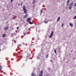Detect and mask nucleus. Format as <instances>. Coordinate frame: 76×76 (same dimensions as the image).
<instances>
[{
  "instance_id": "c756f323",
  "label": "nucleus",
  "mask_w": 76,
  "mask_h": 76,
  "mask_svg": "<svg viewBox=\"0 0 76 76\" xmlns=\"http://www.w3.org/2000/svg\"><path fill=\"white\" fill-rule=\"evenodd\" d=\"M21 4H22V5H22V3H21Z\"/></svg>"
},
{
  "instance_id": "39448f33",
  "label": "nucleus",
  "mask_w": 76,
  "mask_h": 76,
  "mask_svg": "<svg viewBox=\"0 0 76 76\" xmlns=\"http://www.w3.org/2000/svg\"><path fill=\"white\" fill-rule=\"evenodd\" d=\"M24 13H26V14L27 13V10H26V9L24 10Z\"/></svg>"
},
{
  "instance_id": "6ab92c4d",
  "label": "nucleus",
  "mask_w": 76,
  "mask_h": 76,
  "mask_svg": "<svg viewBox=\"0 0 76 76\" xmlns=\"http://www.w3.org/2000/svg\"><path fill=\"white\" fill-rule=\"evenodd\" d=\"M69 0H68V1H67V3H69Z\"/></svg>"
},
{
  "instance_id": "412c9836",
  "label": "nucleus",
  "mask_w": 76,
  "mask_h": 76,
  "mask_svg": "<svg viewBox=\"0 0 76 76\" xmlns=\"http://www.w3.org/2000/svg\"><path fill=\"white\" fill-rule=\"evenodd\" d=\"M76 18V15L74 17V19H75Z\"/></svg>"
},
{
  "instance_id": "423d86ee",
  "label": "nucleus",
  "mask_w": 76,
  "mask_h": 76,
  "mask_svg": "<svg viewBox=\"0 0 76 76\" xmlns=\"http://www.w3.org/2000/svg\"><path fill=\"white\" fill-rule=\"evenodd\" d=\"M28 17V14H26L25 16L23 18H26Z\"/></svg>"
},
{
  "instance_id": "a211bd4d",
  "label": "nucleus",
  "mask_w": 76,
  "mask_h": 76,
  "mask_svg": "<svg viewBox=\"0 0 76 76\" xmlns=\"http://www.w3.org/2000/svg\"><path fill=\"white\" fill-rule=\"evenodd\" d=\"M35 2V0L33 1V4H34V2Z\"/></svg>"
},
{
  "instance_id": "f03ea898",
  "label": "nucleus",
  "mask_w": 76,
  "mask_h": 76,
  "mask_svg": "<svg viewBox=\"0 0 76 76\" xmlns=\"http://www.w3.org/2000/svg\"><path fill=\"white\" fill-rule=\"evenodd\" d=\"M53 31H51V34L49 36L50 38H51L52 36H53Z\"/></svg>"
},
{
  "instance_id": "20e7f679",
  "label": "nucleus",
  "mask_w": 76,
  "mask_h": 76,
  "mask_svg": "<svg viewBox=\"0 0 76 76\" xmlns=\"http://www.w3.org/2000/svg\"><path fill=\"white\" fill-rule=\"evenodd\" d=\"M31 18H28L26 20V21L27 22H28V21H29V20H31Z\"/></svg>"
},
{
  "instance_id": "4468645a",
  "label": "nucleus",
  "mask_w": 76,
  "mask_h": 76,
  "mask_svg": "<svg viewBox=\"0 0 76 76\" xmlns=\"http://www.w3.org/2000/svg\"><path fill=\"white\" fill-rule=\"evenodd\" d=\"M2 68H1V65H0V71L1 70Z\"/></svg>"
},
{
  "instance_id": "f8f14e48",
  "label": "nucleus",
  "mask_w": 76,
  "mask_h": 76,
  "mask_svg": "<svg viewBox=\"0 0 76 76\" xmlns=\"http://www.w3.org/2000/svg\"><path fill=\"white\" fill-rule=\"evenodd\" d=\"M60 17H58L57 20V22H58V21L59 20H60Z\"/></svg>"
},
{
  "instance_id": "7c9ffc66",
  "label": "nucleus",
  "mask_w": 76,
  "mask_h": 76,
  "mask_svg": "<svg viewBox=\"0 0 76 76\" xmlns=\"http://www.w3.org/2000/svg\"><path fill=\"white\" fill-rule=\"evenodd\" d=\"M34 6H35V5H34L33 7H34Z\"/></svg>"
},
{
  "instance_id": "bb28decb",
  "label": "nucleus",
  "mask_w": 76,
  "mask_h": 76,
  "mask_svg": "<svg viewBox=\"0 0 76 76\" xmlns=\"http://www.w3.org/2000/svg\"><path fill=\"white\" fill-rule=\"evenodd\" d=\"M15 32H18V31H17V30H16V31H15Z\"/></svg>"
},
{
  "instance_id": "6e6552de",
  "label": "nucleus",
  "mask_w": 76,
  "mask_h": 76,
  "mask_svg": "<svg viewBox=\"0 0 76 76\" xmlns=\"http://www.w3.org/2000/svg\"><path fill=\"white\" fill-rule=\"evenodd\" d=\"M4 30H7L8 29V27L7 26L6 27L4 28Z\"/></svg>"
},
{
  "instance_id": "f3484780",
  "label": "nucleus",
  "mask_w": 76,
  "mask_h": 76,
  "mask_svg": "<svg viewBox=\"0 0 76 76\" xmlns=\"http://www.w3.org/2000/svg\"><path fill=\"white\" fill-rule=\"evenodd\" d=\"M44 22H45V23H47V21H45Z\"/></svg>"
},
{
  "instance_id": "4be33fe9",
  "label": "nucleus",
  "mask_w": 76,
  "mask_h": 76,
  "mask_svg": "<svg viewBox=\"0 0 76 76\" xmlns=\"http://www.w3.org/2000/svg\"><path fill=\"white\" fill-rule=\"evenodd\" d=\"M63 25H64V24H62V27H63Z\"/></svg>"
},
{
  "instance_id": "0eeeda50",
  "label": "nucleus",
  "mask_w": 76,
  "mask_h": 76,
  "mask_svg": "<svg viewBox=\"0 0 76 76\" xmlns=\"http://www.w3.org/2000/svg\"><path fill=\"white\" fill-rule=\"evenodd\" d=\"M35 74L34 72H32L31 74V75L32 76H35Z\"/></svg>"
},
{
  "instance_id": "2f4dec72",
  "label": "nucleus",
  "mask_w": 76,
  "mask_h": 76,
  "mask_svg": "<svg viewBox=\"0 0 76 76\" xmlns=\"http://www.w3.org/2000/svg\"><path fill=\"white\" fill-rule=\"evenodd\" d=\"M18 5H19V4Z\"/></svg>"
},
{
  "instance_id": "5701e85b",
  "label": "nucleus",
  "mask_w": 76,
  "mask_h": 76,
  "mask_svg": "<svg viewBox=\"0 0 76 76\" xmlns=\"http://www.w3.org/2000/svg\"><path fill=\"white\" fill-rule=\"evenodd\" d=\"M42 10H41V12L40 13H42Z\"/></svg>"
},
{
  "instance_id": "aec40b11",
  "label": "nucleus",
  "mask_w": 76,
  "mask_h": 76,
  "mask_svg": "<svg viewBox=\"0 0 76 76\" xmlns=\"http://www.w3.org/2000/svg\"><path fill=\"white\" fill-rule=\"evenodd\" d=\"M74 6H75V7H76V3H75V4H74Z\"/></svg>"
},
{
  "instance_id": "9b49d317",
  "label": "nucleus",
  "mask_w": 76,
  "mask_h": 76,
  "mask_svg": "<svg viewBox=\"0 0 76 76\" xmlns=\"http://www.w3.org/2000/svg\"><path fill=\"white\" fill-rule=\"evenodd\" d=\"M6 37V34H3L2 35V37Z\"/></svg>"
},
{
  "instance_id": "9d476101",
  "label": "nucleus",
  "mask_w": 76,
  "mask_h": 76,
  "mask_svg": "<svg viewBox=\"0 0 76 76\" xmlns=\"http://www.w3.org/2000/svg\"><path fill=\"white\" fill-rule=\"evenodd\" d=\"M69 25L70 26H73V24L71 23H69Z\"/></svg>"
},
{
  "instance_id": "7ed1b4c3",
  "label": "nucleus",
  "mask_w": 76,
  "mask_h": 76,
  "mask_svg": "<svg viewBox=\"0 0 76 76\" xmlns=\"http://www.w3.org/2000/svg\"><path fill=\"white\" fill-rule=\"evenodd\" d=\"M40 73L41 74H39V76H42V75H43V71H41L40 72Z\"/></svg>"
},
{
  "instance_id": "ddd939ff",
  "label": "nucleus",
  "mask_w": 76,
  "mask_h": 76,
  "mask_svg": "<svg viewBox=\"0 0 76 76\" xmlns=\"http://www.w3.org/2000/svg\"><path fill=\"white\" fill-rule=\"evenodd\" d=\"M29 23H30V24H32L33 23H32L30 21H29Z\"/></svg>"
},
{
  "instance_id": "cd10ccee",
  "label": "nucleus",
  "mask_w": 76,
  "mask_h": 76,
  "mask_svg": "<svg viewBox=\"0 0 76 76\" xmlns=\"http://www.w3.org/2000/svg\"><path fill=\"white\" fill-rule=\"evenodd\" d=\"M20 57H21V58H22V56H21Z\"/></svg>"
},
{
  "instance_id": "c85d7f7f",
  "label": "nucleus",
  "mask_w": 76,
  "mask_h": 76,
  "mask_svg": "<svg viewBox=\"0 0 76 76\" xmlns=\"http://www.w3.org/2000/svg\"><path fill=\"white\" fill-rule=\"evenodd\" d=\"M23 34H24L25 35V33H24Z\"/></svg>"
},
{
  "instance_id": "1a4fd4ad",
  "label": "nucleus",
  "mask_w": 76,
  "mask_h": 76,
  "mask_svg": "<svg viewBox=\"0 0 76 76\" xmlns=\"http://www.w3.org/2000/svg\"><path fill=\"white\" fill-rule=\"evenodd\" d=\"M23 10H26V9H26L25 6H23Z\"/></svg>"
},
{
  "instance_id": "2eb2a0df",
  "label": "nucleus",
  "mask_w": 76,
  "mask_h": 76,
  "mask_svg": "<svg viewBox=\"0 0 76 76\" xmlns=\"http://www.w3.org/2000/svg\"><path fill=\"white\" fill-rule=\"evenodd\" d=\"M48 54H47L46 56V58H48Z\"/></svg>"
},
{
  "instance_id": "f257e3e1",
  "label": "nucleus",
  "mask_w": 76,
  "mask_h": 76,
  "mask_svg": "<svg viewBox=\"0 0 76 76\" xmlns=\"http://www.w3.org/2000/svg\"><path fill=\"white\" fill-rule=\"evenodd\" d=\"M73 2H72L71 3L69 6V9H71L72 6H73Z\"/></svg>"
},
{
  "instance_id": "393cba45",
  "label": "nucleus",
  "mask_w": 76,
  "mask_h": 76,
  "mask_svg": "<svg viewBox=\"0 0 76 76\" xmlns=\"http://www.w3.org/2000/svg\"><path fill=\"white\" fill-rule=\"evenodd\" d=\"M17 29H19V27H17Z\"/></svg>"
},
{
  "instance_id": "a878e982",
  "label": "nucleus",
  "mask_w": 76,
  "mask_h": 76,
  "mask_svg": "<svg viewBox=\"0 0 76 76\" xmlns=\"http://www.w3.org/2000/svg\"><path fill=\"white\" fill-rule=\"evenodd\" d=\"M23 44L24 45H25V44L23 42Z\"/></svg>"
},
{
  "instance_id": "b1692460",
  "label": "nucleus",
  "mask_w": 76,
  "mask_h": 76,
  "mask_svg": "<svg viewBox=\"0 0 76 76\" xmlns=\"http://www.w3.org/2000/svg\"><path fill=\"white\" fill-rule=\"evenodd\" d=\"M12 1H13V0H11V3H12Z\"/></svg>"
},
{
  "instance_id": "dca6fc26",
  "label": "nucleus",
  "mask_w": 76,
  "mask_h": 76,
  "mask_svg": "<svg viewBox=\"0 0 76 76\" xmlns=\"http://www.w3.org/2000/svg\"><path fill=\"white\" fill-rule=\"evenodd\" d=\"M54 51L55 53H56V50H54Z\"/></svg>"
}]
</instances>
